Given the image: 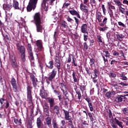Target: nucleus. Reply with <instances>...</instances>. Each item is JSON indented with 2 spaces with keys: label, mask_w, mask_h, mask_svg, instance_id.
Masks as SVG:
<instances>
[{
  "label": "nucleus",
  "mask_w": 128,
  "mask_h": 128,
  "mask_svg": "<svg viewBox=\"0 0 128 128\" xmlns=\"http://www.w3.org/2000/svg\"><path fill=\"white\" fill-rule=\"evenodd\" d=\"M48 102L50 105V112L52 114H60V108L58 105H56L54 99V98H48Z\"/></svg>",
  "instance_id": "1"
},
{
  "label": "nucleus",
  "mask_w": 128,
  "mask_h": 128,
  "mask_svg": "<svg viewBox=\"0 0 128 128\" xmlns=\"http://www.w3.org/2000/svg\"><path fill=\"white\" fill-rule=\"evenodd\" d=\"M18 50L20 54L21 60L24 62H26V48L24 46H20V44H16Z\"/></svg>",
  "instance_id": "2"
},
{
  "label": "nucleus",
  "mask_w": 128,
  "mask_h": 128,
  "mask_svg": "<svg viewBox=\"0 0 128 128\" xmlns=\"http://www.w3.org/2000/svg\"><path fill=\"white\" fill-rule=\"evenodd\" d=\"M38 0H30L27 6V12H30L31 10H34L36 8V4Z\"/></svg>",
  "instance_id": "3"
},
{
  "label": "nucleus",
  "mask_w": 128,
  "mask_h": 128,
  "mask_svg": "<svg viewBox=\"0 0 128 128\" xmlns=\"http://www.w3.org/2000/svg\"><path fill=\"white\" fill-rule=\"evenodd\" d=\"M27 90V100L30 104L32 102V86H28L26 88Z\"/></svg>",
  "instance_id": "4"
},
{
  "label": "nucleus",
  "mask_w": 128,
  "mask_h": 128,
  "mask_svg": "<svg viewBox=\"0 0 128 128\" xmlns=\"http://www.w3.org/2000/svg\"><path fill=\"white\" fill-rule=\"evenodd\" d=\"M114 120L115 121L112 120V122H110V124L112 128H118V126L120 128H124V126H122L124 123H122V122L116 119V118H114ZM116 124H118V126Z\"/></svg>",
  "instance_id": "5"
},
{
  "label": "nucleus",
  "mask_w": 128,
  "mask_h": 128,
  "mask_svg": "<svg viewBox=\"0 0 128 128\" xmlns=\"http://www.w3.org/2000/svg\"><path fill=\"white\" fill-rule=\"evenodd\" d=\"M58 73V69L56 68H54L52 69V71L49 73L48 74V80L50 82H52V80L56 78V74Z\"/></svg>",
  "instance_id": "6"
},
{
  "label": "nucleus",
  "mask_w": 128,
  "mask_h": 128,
  "mask_svg": "<svg viewBox=\"0 0 128 128\" xmlns=\"http://www.w3.org/2000/svg\"><path fill=\"white\" fill-rule=\"evenodd\" d=\"M103 52L104 54L100 53V54H102V58H103L104 64H106L108 62V58H110V54L108 51L104 50H103Z\"/></svg>",
  "instance_id": "7"
},
{
  "label": "nucleus",
  "mask_w": 128,
  "mask_h": 128,
  "mask_svg": "<svg viewBox=\"0 0 128 128\" xmlns=\"http://www.w3.org/2000/svg\"><path fill=\"white\" fill-rule=\"evenodd\" d=\"M43 110L46 116H50V106H48V104L47 103H45L43 106Z\"/></svg>",
  "instance_id": "8"
},
{
  "label": "nucleus",
  "mask_w": 128,
  "mask_h": 128,
  "mask_svg": "<svg viewBox=\"0 0 128 128\" xmlns=\"http://www.w3.org/2000/svg\"><path fill=\"white\" fill-rule=\"evenodd\" d=\"M10 82L12 86L13 90H14L15 92H18V85L16 84V78H12Z\"/></svg>",
  "instance_id": "9"
},
{
  "label": "nucleus",
  "mask_w": 128,
  "mask_h": 128,
  "mask_svg": "<svg viewBox=\"0 0 128 128\" xmlns=\"http://www.w3.org/2000/svg\"><path fill=\"white\" fill-rule=\"evenodd\" d=\"M27 50L30 58L31 60H34V54L32 53V45L28 44L27 46Z\"/></svg>",
  "instance_id": "10"
},
{
  "label": "nucleus",
  "mask_w": 128,
  "mask_h": 128,
  "mask_svg": "<svg viewBox=\"0 0 128 128\" xmlns=\"http://www.w3.org/2000/svg\"><path fill=\"white\" fill-rule=\"evenodd\" d=\"M34 24L42 22V18H40V13H36L34 16Z\"/></svg>",
  "instance_id": "11"
},
{
  "label": "nucleus",
  "mask_w": 128,
  "mask_h": 128,
  "mask_svg": "<svg viewBox=\"0 0 128 128\" xmlns=\"http://www.w3.org/2000/svg\"><path fill=\"white\" fill-rule=\"evenodd\" d=\"M30 78L32 82L33 87L34 88H36V86H38V78H36V76H34V75L33 74L30 75Z\"/></svg>",
  "instance_id": "12"
},
{
  "label": "nucleus",
  "mask_w": 128,
  "mask_h": 128,
  "mask_svg": "<svg viewBox=\"0 0 128 128\" xmlns=\"http://www.w3.org/2000/svg\"><path fill=\"white\" fill-rule=\"evenodd\" d=\"M11 66L14 70L16 74H18V70H20V66L18 64V62L14 61V62H11Z\"/></svg>",
  "instance_id": "13"
},
{
  "label": "nucleus",
  "mask_w": 128,
  "mask_h": 128,
  "mask_svg": "<svg viewBox=\"0 0 128 128\" xmlns=\"http://www.w3.org/2000/svg\"><path fill=\"white\" fill-rule=\"evenodd\" d=\"M12 4L11 2L10 3H8L6 2V4H3V8L4 10L6 11H8L10 12V10H12Z\"/></svg>",
  "instance_id": "14"
},
{
  "label": "nucleus",
  "mask_w": 128,
  "mask_h": 128,
  "mask_svg": "<svg viewBox=\"0 0 128 128\" xmlns=\"http://www.w3.org/2000/svg\"><path fill=\"white\" fill-rule=\"evenodd\" d=\"M40 94L42 98H48V93L44 90V86H42Z\"/></svg>",
  "instance_id": "15"
},
{
  "label": "nucleus",
  "mask_w": 128,
  "mask_h": 128,
  "mask_svg": "<svg viewBox=\"0 0 128 128\" xmlns=\"http://www.w3.org/2000/svg\"><path fill=\"white\" fill-rule=\"evenodd\" d=\"M42 22L39 23H35L37 32H42V30H44V26H42Z\"/></svg>",
  "instance_id": "16"
},
{
  "label": "nucleus",
  "mask_w": 128,
  "mask_h": 128,
  "mask_svg": "<svg viewBox=\"0 0 128 128\" xmlns=\"http://www.w3.org/2000/svg\"><path fill=\"white\" fill-rule=\"evenodd\" d=\"M36 44L38 47L39 52H42V50H44V46H42V40H38Z\"/></svg>",
  "instance_id": "17"
},
{
  "label": "nucleus",
  "mask_w": 128,
  "mask_h": 128,
  "mask_svg": "<svg viewBox=\"0 0 128 128\" xmlns=\"http://www.w3.org/2000/svg\"><path fill=\"white\" fill-rule=\"evenodd\" d=\"M96 20L98 21V22L100 24V22H102V12L97 10L96 12Z\"/></svg>",
  "instance_id": "18"
},
{
  "label": "nucleus",
  "mask_w": 128,
  "mask_h": 128,
  "mask_svg": "<svg viewBox=\"0 0 128 128\" xmlns=\"http://www.w3.org/2000/svg\"><path fill=\"white\" fill-rule=\"evenodd\" d=\"M64 114V118L66 120H72V116H70V111L66 110L64 109L62 110Z\"/></svg>",
  "instance_id": "19"
},
{
  "label": "nucleus",
  "mask_w": 128,
  "mask_h": 128,
  "mask_svg": "<svg viewBox=\"0 0 128 128\" xmlns=\"http://www.w3.org/2000/svg\"><path fill=\"white\" fill-rule=\"evenodd\" d=\"M69 12L72 14V16H76L78 18H80V12L76 10L73 9L72 10H70Z\"/></svg>",
  "instance_id": "20"
},
{
  "label": "nucleus",
  "mask_w": 128,
  "mask_h": 128,
  "mask_svg": "<svg viewBox=\"0 0 128 128\" xmlns=\"http://www.w3.org/2000/svg\"><path fill=\"white\" fill-rule=\"evenodd\" d=\"M124 100H126L124 95H117L115 98L114 100L116 102H122Z\"/></svg>",
  "instance_id": "21"
},
{
  "label": "nucleus",
  "mask_w": 128,
  "mask_h": 128,
  "mask_svg": "<svg viewBox=\"0 0 128 128\" xmlns=\"http://www.w3.org/2000/svg\"><path fill=\"white\" fill-rule=\"evenodd\" d=\"M20 4L16 0H14L13 4H12V8H14V10H21L22 8L20 7Z\"/></svg>",
  "instance_id": "22"
},
{
  "label": "nucleus",
  "mask_w": 128,
  "mask_h": 128,
  "mask_svg": "<svg viewBox=\"0 0 128 128\" xmlns=\"http://www.w3.org/2000/svg\"><path fill=\"white\" fill-rule=\"evenodd\" d=\"M72 76L74 82H78L80 81V78H78V76L76 72L74 71H73L72 73Z\"/></svg>",
  "instance_id": "23"
},
{
  "label": "nucleus",
  "mask_w": 128,
  "mask_h": 128,
  "mask_svg": "<svg viewBox=\"0 0 128 128\" xmlns=\"http://www.w3.org/2000/svg\"><path fill=\"white\" fill-rule=\"evenodd\" d=\"M36 125L38 128H44L45 127L42 126V122L40 120V118H38L36 120Z\"/></svg>",
  "instance_id": "24"
},
{
  "label": "nucleus",
  "mask_w": 128,
  "mask_h": 128,
  "mask_svg": "<svg viewBox=\"0 0 128 128\" xmlns=\"http://www.w3.org/2000/svg\"><path fill=\"white\" fill-rule=\"evenodd\" d=\"M81 32L82 34H86L88 32V25L86 24H83L81 26Z\"/></svg>",
  "instance_id": "25"
},
{
  "label": "nucleus",
  "mask_w": 128,
  "mask_h": 128,
  "mask_svg": "<svg viewBox=\"0 0 128 128\" xmlns=\"http://www.w3.org/2000/svg\"><path fill=\"white\" fill-rule=\"evenodd\" d=\"M116 38L119 42H122L124 38V35L123 34H116Z\"/></svg>",
  "instance_id": "26"
},
{
  "label": "nucleus",
  "mask_w": 128,
  "mask_h": 128,
  "mask_svg": "<svg viewBox=\"0 0 128 128\" xmlns=\"http://www.w3.org/2000/svg\"><path fill=\"white\" fill-rule=\"evenodd\" d=\"M76 88H75L76 93L78 95V98L79 100H80V98H82V94L80 93V90L78 89V86L76 85Z\"/></svg>",
  "instance_id": "27"
},
{
  "label": "nucleus",
  "mask_w": 128,
  "mask_h": 128,
  "mask_svg": "<svg viewBox=\"0 0 128 128\" xmlns=\"http://www.w3.org/2000/svg\"><path fill=\"white\" fill-rule=\"evenodd\" d=\"M46 66L49 70H52L54 68V61L51 60L49 62L48 64H46Z\"/></svg>",
  "instance_id": "28"
},
{
  "label": "nucleus",
  "mask_w": 128,
  "mask_h": 128,
  "mask_svg": "<svg viewBox=\"0 0 128 128\" xmlns=\"http://www.w3.org/2000/svg\"><path fill=\"white\" fill-rule=\"evenodd\" d=\"M92 73L94 74V77L98 78V74H100V70H98V68H95Z\"/></svg>",
  "instance_id": "29"
},
{
  "label": "nucleus",
  "mask_w": 128,
  "mask_h": 128,
  "mask_svg": "<svg viewBox=\"0 0 128 128\" xmlns=\"http://www.w3.org/2000/svg\"><path fill=\"white\" fill-rule=\"evenodd\" d=\"M46 0H43L42 4V10H48V6H46Z\"/></svg>",
  "instance_id": "30"
},
{
  "label": "nucleus",
  "mask_w": 128,
  "mask_h": 128,
  "mask_svg": "<svg viewBox=\"0 0 128 128\" xmlns=\"http://www.w3.org/2000/svg\"><path fill=\"white\" fill-rule=\"evenodd\" d=\"M10 60L11 62H16V58L14 54H13L10 55Z\"/></svg>",
  "instance_id": "31"
},
{
  "label": "nucleus",
  "mask_w": 128,
  "mask_h": 128,
  "mask_svg": "<svg viewBox=\"0 0 128 128\" xmlns=\"http://www.w3.org/2000/svg\"><path fill=\"white\" fill-rule=\"evenodd\" d=\"M46 122L48 126H52V118H50V116H48L46 118Z\"/></svg>",
  "instance_id": "32"
},
{
  "label": "nucleus",
  "mask_w": 128,
  "mask_h": 128,
  "mask_svg": "<svg viewBox=\"0 0 128 128\" xmlns=\"http://www.w3.org/2000/svg\"><path fill=\"white\" fill-rule=\"evenodd\" d=\"M61 26L64 28H68V22L64 20H63L61 22Z\"/></svg>",
  "instance_id": "33"
},
{
  "label": "nucleus",
  "mask_w": 128,
  "mask_h": 128,
  "mask_svg": "<svg viewBox=\"0 0 128 128\" xmlns=\"http://www.w3.org/2000/svg\"><path fill=\"white\" fill-rule=\"evenodd\" d=\"M108 24V18H104L102 22L100 24V26H104Z\"/></svg>",
  "instance_id": "34"
},
{
  "label": "nucleus",
  "mask_w": 128,
  "mask_h": 128,
  "mask_svg": "<svg viewBox=\"0 0 128 128\" xmlns=\"http://www.w3.org/2000/svg\"><path fill=\"white\" fill-rule=\"evenodd\" d=\"M96 62V60L94 59V58H92L90 59V62H89L90 66H96V64H94Z\"/></svg>",
  "instance_id": "35"
},
{
  "label": "nucleus",
  "mask_w": 128,
  "mask_h": 128,
  "mask_svg": "<svg viewBox=\"0 0 128 128\" xmlns=\"http://www.w3.org/2000/svg\"><path fill=\"white\" fill-rule=\"evenodd\" d=\"M52 124L54 128H58V122H56V120H52Z\"/></svg>",
  "instance_id": "36"
},
{
  "label": "nucleus",
  "mask_w": 128,
  "mask_h": 128,
  "mask_svg": "<svg viewBox=\"0 0 128 128\" xmlns=\"http://www.w3.org/2000/svg\"><path fill=\"white\" fill-rule=\"evenodd\" d=\"M88 48V43L86 42H84L83 43V50L84 52H86Z\"/></svg>",
  "instance_id": "37"
},
{
  "label": "nucleus",
  "mask_w": 128,
  "mask_h": 128,
  "mask_svg": "<svg viewBox=\"0 0 128 128\" xmlns=\"http://www.w3.org/2000/svg\"><path fill=\"white\" fill-rule=\"evenodd\" d=\"M4 102H6V99L4 98H0V104H1V106H0V108H2L4 106Z\"/></svg>",
  "instance_id": "38"
},
{
  "label": "nucleus",
  "mask_w": 128,
  "mask_h": 128,
  "mask_svg": "<svg viewBox=\"0 0 128 128\" xmlns=\"http://www.w3.org/2000/svg\"><path fill=\"white\" fill-rule=\"evenodd\" d=\"M108 76L110 78H116V74L112 72L108 73Z\"/></svg>",
  "instance_id": "39"
},
{
  "label": "nucleus",
  "mask_w": 128,
  "mask_h": 128,
  "mask_svg": "<svg viewBox=\"0 0 128 128\" xmlns=\"http://www.w3.org/2000/svg\"><path fill=\"white\" fill-rule=\"evenodd\" d=\"M84 84L83 86H79L80 88V90L82 92H84V90H86V84H84Z\"/></svg>",
  "instance_id": "40"
},
{
  "label": "nucleus",
  "mask_w": 128,
  "mask_h": 128,
  "mask_svg": "<svg viewBox=\"0 0 128 128\" xmlns=\"http://www.w3.org/2000/svg\"><path fill=\"white\" fill-rule=\"evenodd\" d=\"M97 41L99 42V44H102V38L100 35H97Z\"/></svg>",
  "instance_id": "41"
},
{
  "label": "nucleus",
  "mask_w": 128,
  "mask_h": 128,
  "mask_svg": "<svg viewBox=\"0 0 128 128\" xmlns=\"http://www.w3.org/2000/svg\"><path fill=\"white\" fill-rule=\"evenodd\" d=\"M108 28V27L105 26L104 28H102L100 26H98V30L100 32H105V30H107Z\"/></svg>",
  "instance_id": "42"
},
{
  "label": "nucleus",
  "mask_w": 128,
  "mask_h": 128,
  "mask_svg": "<svg viewBox=\"0 0 128 128\" xmlns=\"http://www.w3.org/2000/svg\"><path fill=\"white\" fill-rule=\"evenodd\" d=\"M68 126L70 128H75L74 126V124H72V120H68Z\"/></svg>",
  "instance_id": "43"
},
{
  "label": "nucleus",
  "mask_w": 128,
  "mask_h": 128,
  "mask_svg": "<svg viewBox=\"0 0 128 128\" xmlns=\"http://www.w3.org/2000/svg\"><path fill=\"white\" fill-rule=\"evenodd\" d=\"M88 32L86 33H84V40L86 42L88 40Z\"/></svg>",
  "instance_id": "44"
},
{
  "label": "nucleus",
  "mask_w": 128,
  "mask_h": 128,
  "mask_svg": "<svg viewBox=\"0 0 128 128\" xmlns=\"http://www.w3.org/2000/svg\"><path fill=\"white\" fill-rule=\"evenodd\" d=\"M76 59L74 58V56H73L72 57V64L74 66H78V64L76 62Z\"/></svg>",
  "instance_id": "45"
},
{
  "label": "nucleus",
  "mask_w": 128,
  "mask_h": 128,
  "mask_svg": "<svg viewBox=\"0 0 128 128\" xmlns=\"http://www.w3.org/2000/svg\"><path fill=\"white\" fill-rule=\"evenodd\" d=\"M84 8H88V6L86 5H84V4L81 3L80 4V10H84Z\"/></svg>",
  "instance_id": "46"
},
{
  "label": "nucleus",
  "mask_w": 128,
  "mask_h": 128,
  "mask_svg": "<svg viewBox=\"0 0 128 128\" xmlns=\"http://www.w3.org/2000/svg\"><path fill=\"white\" fill-rule=\"evenodd\" d=\"M14 124H18V126H20V124H22V122H20V119L19 120L18 118H14Z\"/></svg>",
  "instance_id": "47"
},
{
  "label": "nucleus",
  "mask_w": 128,
  "mask_h": 128,
  "mask_svg": "<svg viewBox=\"0 0 128 128\" xmlns=\"http://www.w3.org/2000/svg\"><path fill=\"white\" fill-rule=\"evenodd\" d=\"M122 120L126 124V126H128V117H126L124 118Z\"/></svg>",
  "instance_id": "48"
},
{
  "label": "nucleus",
  "mask_w": 128,
  "mask_h": 128,
  "mask_svg": "<svg viewBox=\"0 0 128 128\" xmlns=\"http://www.w3.org/2000/svg\"><path fill=\"white\" fill-rule=\"evenodd\" d=\"M88 106H89L90 112L94 111V106H92V103H90L89 104H88Z\"/></svg>",
  "instance_id": "49"
},
{
  "label": "nucleus",
  "mask_w": 128,
  "mask_h": 128,
  "mask_svg": "<svg viewBox=\"0 0 128 128\" xmlns=\"http://www.w3.org/2000/svg\"><path fill=\"white\" fill-rule=\"evenodd\" d=\"M85 70L87 74H88V76H90V74H92V72H90V68H88L86 67Z\"/></svg>",
  "instance_id": "50"
},
{
  "label": "nucleus",
  "mask_w": 128,
  "mask_h": 128,
  "mask_svg": "<svg viewBox=\"0 0 128 128\" xmlns=\"http://www.w3.org/2000/svg\"><path fill=\"white\" fill-rule=\"evenodd\" d=\"M107 112L108 114L109 118H112V112L110 109L108 110Z\"/></svg>",
  "instance_id": "51"
},
{
  "label": "nucleus",
  "mask_w": 128,
  "mask_h": 128,
  "mask_svg": "<svg viewBox=\"0 0 128 128\" xmlns=\"http://www.w3.org/2000/svg\"><path fill=\"white\" fill-rule=\"evenodd\" d=\"M123 114H125V116H128V108H124L122 110Z\"/></svg>",
  "instance_id": "52"
},
{
  "label": "nucleus",
  "mask_w": 128,
  "mask_h": 128,
  "mask_svg": "<svg viewBox=\"0 0 128 128\" xmlns=\"http://www.w3.org/2000/svg\"><path fill=\"white\" fill-rule=\"evenodd\" d=\"M88 114L91 122H94V116H92V114L91 112H88Z\"/></svg>",
  "instance_id": "53"
},
{
  "label": "nucleus",
  "mask_w": 128,
  "mask_h": 128,
  "mask_svg": "<svg viewBox=\"0 0 128 128\" xmlns=\"http://www.w3.org/2000/svg\"><path fill=\"white\" fill-rule=\"evenodd\" d=\"M118 24L120 26H122V28H126V26L124 24L122 23V22H118Z\"/></svg>",
  "instance_id": "54"
},
{
  "label": "nucleus",
  "mask_w": 128,
  "mask_h": 128,
  "mask_svg": "<svg viewBox=\"0 0 128 128\" xmlns=\"http://www.w3.org/2000/svg\"><path fill=\"white\" fill-rule=\"evenodd\" d=\"M120 54L121 55V56H123V58H124V56H126V54H128V52H124V51H122V50H120Z\"/></svg>",
  "instance_id": "55"
},
{
  "label": "nucleus",
  "mask_w": 128,
  "mask_h": 128,
  "mask_svg": "<svg viewBox=\"0 0 128 128\" xmlns=\"http://www.w3.org/2000/svg\"><path fill=\"white\" fill-rule=\"evenodd\" d=\"M106 96L108 98H110L112 97V92H106Z\"/></svg>",
  "instance_id": "56"
},
{
  "label": "nucleus",
  "mask_w": 128,
  "mask_h": 128,
  "mask_svg": "<svg viewBox=\"0 0 128 128\" xmlns=\"http://www.w3.org/2000/svg\"><path fill=\"white\" fill-rule=\"evenodd\" d=\"M114 2H115V4H116L118 6H122V4L118 0L114 1Z\"/></svg>",
  "instance_id": "57"
},
{
  "label": "nucleus",
  "mask_w": 128,
  "mask_h": 128,
  "mask_svg": "<svg viewBox=\"0 0 128 128\" xmlns=\"http://www.w3.org/2000/svg\"><path fill=\"white\" fill-rule=\"evenodd\" d=\"M68 6H70V3H64L62 8H68Z\"/></svg>",
  "instance_id": "58"
},
{
  "label": "nucleus",
  "mask_w": 128,
  "mask_h": 128,
  "mask_svg": "<svg viewBox=\"0 0 128 128\" xmlns=\"http://www.w3.org/2000/svg\"><path fill=\"white\" fill-rule=\"evenodd\" d=\"M71 56H72V54H69L66 62L70 63L72 62V57Z\"/></svg>",
  "instance_id": "59"
},
{
  "label": "nucleus",
  "mask_w": 128,
  "mask_h": 128,
  "mask_svg": "<svg viewBox=\"0 0 128 128\" xmlns=\"http://www.w3.org/2000/svg\"><path fill=\"white\" fill-rule=\"evenodd\" d=\"M120 8L119 9L120 12H122L123 14H124V12H126V9H124V8H122V6H120Z\"/></svg>",
  "instance_id": "60"
},
{
  "label": "nucleus",
  "mask_w": 128,
  "mask_h": 128,
  "mask_svg": "<svg viewBox=\"0 0 128 128\" xmlns=\"http://www.w3.org/2000/svg\"><path fill=\"white\" fill-rule=\"evenodd\" d=\"M73 18H74V20H75V22L76 24V26H78V22H80V20H78V18L76 17V16H74Z\"/></svg>",
  "instance_id": "61"
},
{
  "label": "nucleus",
  "mask_w": 128,
  "mask_h": 128,
  "mask_svg": "<svg viewBox=\"0 0 128 128\" xmlns=\"http://www.w3.org/2000/svg\"><path fill=\"white\" fill-rule=\"evenodd\" d=\"M60 46L59 44H56H56H54V46H53V48L54 50H56V48H60Z\"/></svg>",
  "instance_id": "62"
},
{
  "label": "nucleus",
  "mask_w": 128,
  "mask_h": 128,
  "mask_svg": "<svg viewBox=\"0 0 128 128\" xmlns=\"http://www.w3.org/2000/svg\"><path fill=\"white\" fill-rule=\"evenodd\" d=\"M56 68H57V70L58 72H60V63L55 64Z\"/></svg>",
  "instance_id": "63"
},
{
  "label": "nucleus",
  "mask_w": 128,
  "mask_h": 128,
  "mask_svg": "<svg viewBox=\"0 0 128 128\" xmlns=\"http://www.w3.org/2000/svg\"><path fill=\"white\" fill-rule=\"evenodd\" d=\"M28 128H32V123L31 122H29L27 125Z\"/></svg>",
  "instance_id": "64"
}]
</instances>
